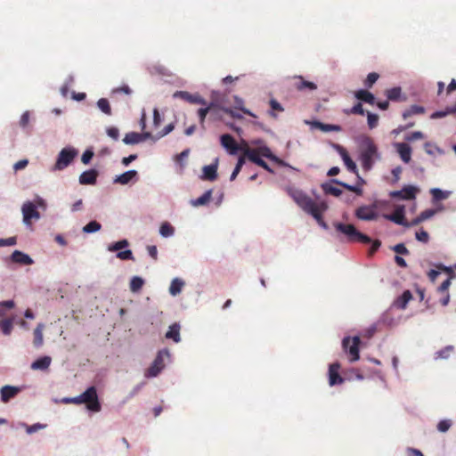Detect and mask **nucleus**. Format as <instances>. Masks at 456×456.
<instances>
[{"label":"nucleus","mask_w":456,"mask_h":456,"mask_svg":"<svg viewBox=\"0 0 456 456\" xmlns=\"http://www.w3.org/2000/svg\"><path fill=\"white\" fill-rule=\"evenodd\" d=\"M379 159L378 148L370 137H364L361 143L360 160L364 170H370Z\"/></svg>","instance_id":"f257e3e1"},{"label":"nucleus","mask_w":456,"mask_h":456,"mask_svg":"<svg viewBox=\"0 0 456 456\" xmlns=\"http://www.w3.org/2000/svg\"><path fill=\"white\" fill-rule=\"evenodd\" d=\"M334 226L336 230L344 234L350 242H362L363 244L371 242V239L369 236L360 232L353 224L335 223Z\"/></svg>","instance_id":"f03ea898"},{"label":"nucleus","mask_w":456,"mask_h":456,"mask_svg":"<svg viewBox=\"0 0 456 456\" xmlns=\"http://www.w3.org/2000/svg\"><path fill=\"white\" fill-rule=\"evenodd\" d=\"M288 194L293 200L300 207L305 213L309 214L314 208L318 206L312 198L305 194L303 191L297 188L289 187L287 189Z\"/></svg>","instance_id":"7ed1b4c3"},{"label":"nucleus","mask_w":456,"mask_h":456,"mask_svg":"<svg viewBox=\"0 0 456 456\" xmlns=\"http://www.w3.org/2000/svg\"><path fill=\"white\" fill-rule=\"evenodd\" d=\"M361 340L360 338L355 336L354 338L346 337L342 341V346L344 351L348 354L349 361L351 362L359 360V346Z\"/></svg>","instance_id":"20e7f679"},{"label":"nucleus","mask_w":456,"mask_h":456,"mask_svg":"<svg viewBox=\"0 0 456 456\" xmlns=\"http://www.w3.org/2000/svg\"><path fill=\"white\" fill-rule=\"evenodd\" d=\"M83 403L86 405V408L94 412H99L102 409L97 391L95 387L92 386L88 387L84 393H82Z\"/></svg>","instance_id":"39448f33"},{"label":"nucleus","mask_w":456,"mask_h":456,"mask_svg":"<svg viewBox=\"0 0 456 456\" xmlns=\"http://www.w3.org/2000/svg\"><path fill=\"white\" fill-rule=\"evenodd\" d=\"M168 356V350H160L154 359L152 364L145 370L144 376L146 378L157 377L165 367L164 358Z\"/></svg>","instance_id":"423d86ee"},{"label":"nucleus","mask_w":456,"mask_h":456,"mask_svg":"<svg viewBox=\"0 0 456 456\" xmlns=\"http://www.w3.org/2000/svg\"><path fill=\"white\" fill-rule=\"evenodd\" d=\"M77 151L72 148H64L61 151L58 155L56 163L54 165V170H62L66 168L77 156Z\"/></svg>","instance_id":"0eeeda50"},{"label":"nucleus","mask_w":456,"mask_h":456,"mask_svg":"<svg viewBox=\"0 0 456 456\" xmlns=\"http://www.w3.org/2000/svg\"><path fill=\"white\" fill-rule=\"evenodd\" d=\"M21 211L23 215V222L26 225H31V219L38 220L40 218V214L37 210V206L30 201H27L23 204Z\"/></svg>","instance_id":"6e6552de"},{"label":"nucleus","mask_w":456,"mask_h":456,"mask_svg":"<svg viewBox=\"0 0 456 456\" xmlns=\"http://www.w3.org/2000/svg\"><path fill=\"white\" fill-rule=\"evenodd\" d=\"M175 98H180L191 104L207 105V102L200 94H190L186 91H176L174 94Z\"/></svg>","instance_id":"1a4fd4ad"},{"label":"nucleus","mask_w":456,"mask_h":456,"mask_svg":"<svg viewBox=\"0 0 456 456\" xmlns=\"http://www.w3.org/2000/svg\"><path fill=\"white\" fill-rule=\"evenodd\" d=\"M340 364L338 362L331 363L329 367V384L333 387L344 382V379L339 374Z\"/></svg>","instance_id":"9d476101"},{"label":"nucleus","mask_w":456,"mask_h":456,"mask_svg":"<svg viewBox=\"0 0 456 456\" xmlns=\"http://www.w3.org/2000/svg\"><path fill=\"white\" fill-rule=\"evenodd\" d=\"M385 218L396 224L404 226L406 224L404 206L396 207L392 214L385 215Z\"/></svg>","instance_id":"9b49d317"},{"label":"nucleus","mask_w":456,"mask_h":456,"mask_svg":"<svg viewBox=\"0 0 456 456\" xmlns=\"http://www.w3.org/2000/svg\"><path fill=\"white\" fill-rule=\"evenodd\" d=\"M221 144L224 148L229 151L230 154L234 155L239 151H240L241 147L239 146L237 142L231 134H223L221 136Z\"/></svg>","instance_id":"f8f14e48"},{"label":"nucleus","mask_w":456,"mask_h":456,"mask_svg":"<svg viewBox=\"0 0 456 456\" xmlns=\"http://www.w3.org/2000/svg\"><path fill=\"white\" fill-rule=\"evenodd\" d=\"M328 208V206L325 202H320L316 208H314L309 215H311L318 223L320 226H322L324 229L328 228V225L326 222L323 220L322 213L326 211Z\"/></svg>","instance_id":"ddd939ff"},{"label":"nucleus","mask_w":456,"mask_h":456,"mask_svg":"<svg viewBox=\"0 0 456 456\" xmlns=\"http://www.w3.org/2000/svg\"><path fill=\"white\" fill-rule=\"evenodd\" d=\"M150 137H151V134L150 132H144L142 134L131 132L126 134L125 137L123 138V142L126 144H136Z\"/></svg>","instance_id":"4468645a"},{"label":"nucleus","mask_w":456,"mask_h":456,"mask_svg":"<svg viewBox=\"0 0 456 456\" xmlns=\"http://www.w3.org/2000/svg\"><path fill=\"white\" fill-rule=\"evenodd\" d=\"M355 216L361 220H375L378 217L377 212L370 206H362L355 211Z\"/></svg>","instance_id":"2eb2a0df"},{"label":"nucleus","mask_w":456,"mask_h":456,"mask_svg":"<svg viewBox=\"0 0 456 456\" xmlns=\"http://www.w3.org/2000/svg\"><path fill=\"white\" fill-rule=\"evenodd\" d=\"M293 86L298 91H314L317 89L316 84L305 80L302 76L293 77Z\"/></svg>","instance_id":"dca6fc26"},{"label":"nucleus","mask_w":456,"mask_h":456,"mask_svg":"<svg viewBox=\"0 0 456 456\" xmlns=\"http://www.w3.org/2000/svg\"><path fill=\"white\" fill-rule=\"evenodd\" d=\"M306 124L310 125L313 128H317L322 132H340L341 126L338 125L324 124L320 121H305Z\"/></svg>","instance_id":"f3484780"},{"label":"nucleus","mask_w":456,"mask_h":456,"mask_svg":"<svg viewBox=\"0 0 456 456\" xmlns=\"http://www.w3.org/2000/svg\"><path fill=\"white\" fill-rule=\"evenodd\" d=\"M11 260L13 263L24 265H30L34 263L33 259L28 255L20 250H14L12 252L11 255Z\"/></svg>","instance_id":"a211bd4d"},{"label":"nucleus","mask_w":456,"mask_h":456,"mask_svg":"<svg viewBox=\"0 0 456 456\" xmlns=\"http://www.w3.org/2000/svg\"><path fill=\"white\" fill-rule=\"evenodd\" d=\"M337 149H338L346 167H347V169L352 173H357L356 164L350 158L346 150L339 145L337 146Z\"/></svg>","instance_id":"6ab92c4d"},{"label":"nucleus","mask_w":456,"mask_h":456,"mask_svg":"<svg viewBox=\"0 0 456 456\" xmlns=\"http://www.w3.org/2000/svg\"><path fill=\"white\" fill-rule=\"evenodd\" d=\"M98 172L95 169H90L83 172L79 176L81 184H95L97 181Z\"/></svg>","instance_id":"aec40b11"},{"label":"nucleus","mask_w":456,"mask_h":456,"mask_svg":"<svg viewBox=\"0 0 456 456\" xmlns=\"http://www.w3.org/2000/svg\"><path fill=\"white\" fill-rule=\"evenodd\" d=\"M240 151H242V156L244 157V159L247 158L251 162L256 164V162L260 159L259 151L256 149H252L248 147V144H245L243 147H241Z\"/></svg>","instance_id":"412c9836"},{"label":"nucleus","mask_w":456,"mask_h":456,"mask_svg":"<svg viewBox=\"0 0 456 456\" xmlns=\"http://www.w3.org/2000/svg\"><path fill=\"white\" fill-rule=\"evenodd\" d=\"M396 149L401 159L404 163H409L411 159V148L407 143L400 142L396 144Z\"/></svg>","instance_id":"4be33fe9"},{"label":"nucleus","mask_w":456,"mask_h":456,"mask_svg":"<svg viewBox=\"0 0 456 456\" xmlns=\"http://www.w3.org/2000/svg\"><path fill=\"white\" fill-rule=\"evenodd\" d=\"M20 389L16 387L4 386L1 388V400L7 403L11 398L14 397Z\"/></svg>","instance_id":"5701e85b"},{"label":"nucleus","mask_w":456,"mask_h":456,"mask_svg":"<svg viewBox=\"0 0 456 456\" xmlns=\"http://www.w3.org/2000/svg\"><path fill=\"white\" fill-rule=\"evenodd\" d=\"M137 175H138L137 171L129 170V171H126V172L121 174L120 175H118L114 179V183L125 185V184H127L129 182H131L133 179L136 178Z\"/></svg>","instance_id":"b1692460"},{"label":"nucleus","mask_w":456,"mask_h":456,"mask_svg":"<svg viewBox=\"0 0 456 456\" xmlns=\"http://www.w3.org/2000/svg\"><path fill=\"white\" fill-rule=\"evenodd\" d=\"M217 178V164L205 166L203 167L202 179L215 181Z\"/></svg>","instance_id":"393cba45"},{"label":"nucleus","mask_w":456,"mask_h":456,"mask_svg":"<svg viewBox=\"0 0 456 456\" xmlns=\"http://www.w3.org/2000/svg\"><path fill=\"white\" fill-rule=\"evenodd\" d=\"M45 329V325L43 323H38L34 330L33 335V345L35 347L38 348L43 346L44 344V336H43V330Z\"/></svg>","instance_id":"a878e982"},{"label":"nucleus","mask_w":456,"mask_h":456,"mask_svg":"<svg viewBox=\"0 0 456 456\" xmlns=\"http://www.w3.org/2000/svg\"><path fill=\"white\" fill-rule=\"evenodd\" d=\"M354 96L360 100V101H362L364 102H367L370 105H374L375 104V97L374 95L367 91V90H364V89H361V90H358L355 92L354 94Z\"/></svg>","instance_id":"bb28decb"},{"label":"nucleus","mask_w":456,"mask_h":456,"mask_svg":"<svg viewBox=\"0 0 456 456\" xmlns=\"http://www.w3.org/2000/svg\"><path fill=\"white\" fill-rule=\"evenodd\" d=\"M52 359L49 356H43L36 360L31 364L32 370H47L51 364Z\"/></svg>","instance_id":"cd10ccee"},{"label":"nucleus","mask_w":456,"mask_h":456,"mask_svg":"<svg viewBox=\"0 0 456 456\" xmlns=\"http://www.w3.org/2000/svg\"><path fill=\"white\" fill-rule=\"evenodd\" d=\"M412 295L410 290H405L403 294L395 301V305L399 309H405L407 304L411 300Z\"/></svg>","instance_id":"c85d7f7f"},{"label":"nucleus","mask_w":456,"mask_h":456,"mask_svg":"<svg viewBox=\"0 0 456 456\" xmlns=\"http://www.w3.org/2000/svg\"><path fill=\"white\" fill-rule=\"evenodd\" d=\"M450 191H443L439 188H433L430 190V194L432 196V200L434 202L444 200L448 199L451 195Z\"/></svg>","instance_id":"c756f323"},{"label":"nucleus","mask_w":456,"mask_h":456,"mask_svg":"<svg viewBox=\"0 0 456 456\" xmlns=\"http://www.w3.org/2000/svg\"><path fill=\"white\" fill-rule=\"evenodd\" d=\"M166 338L174 340L175 343L180 342V325L178 323L172 324L166 333Z\"/></svg>","instance_id":"7c9ffc66"},{"label":"nucleus","mask_w":456,"mask_h":456,"mask_svg":"<svg viewBox=\"0 0 456 456\" xmlns=\"http://www.w3.org/2000/svg\"><path fill=\"white\" fill-rule=\"evenodd\" d=\"M386 95L389 101H404L405 97L402 99V89L395 86L386 91Z\"/></svg>","instance_id":"2f4dec72"},{"label":"nucleus","mask_w":456,"mask_h":456,"mask_svg":"<svg viewBox=\"0 0 456 456\" xmlns=\"http://www.w3.org/2000/svg\"><path fill=\"white\" fill-rule=\"evenodd\" d=\"M425 113V109L419 105H411L409 109L405 110L403 113V119H407L408 118L413 115H420Z\"/></svg>","instance_id":"473e14b6"},{"label":"nucleus","mask_w":456,"mask_h":456,"mask_svg":"<svg viewBox=\"0 0 456 456\" xmlns=\"http://www.w3.org/2000/svg\"><path fill=\"white\" fill-rule=\"evenodd\" d=\"M184 286L183 281L175 278L171 281L170 287H169V293L172 296H176L181 293L183 287Z\"/></svg>","instance_id":"72a5a7b5"},{"label":"nucleus","mask_w":456,"mask_h":456,"mask_svg":"<svg viewBox=\"0 0 456 456\" xmlns=\"http://www.w3.org/2000/svg\"><path fill=\"white\" fill-rule=\"evenodd\" d=\"M418 189L412 185H406L402 189L403 200H411L416 198Z\"/></svg>","instance_id":"f704fd0d"},{"label":"nucleus","mask_w":456,"mask_h":456,"mask_svg":"<svg viewBox=\"0 0 456 456\" xmlns=\"http://www.w3.org/2000/svg\"><path fill=\"white\" fill-rule=\"evenodd\" d=\"M144 284V281L142 278L139 276H134L130 281V290L132 292H138L142 289Z\"/></svg>","instance_id":"c9c22d12"},{"label":"nucleus","mask_w":456,"mask_h":456,"mask_svg":"<svg viewBox=\"0 0 456 456\" xmlns=\"http://www.w3.org/2000/svg\"><path fill=\"white\" fill-rule=\"evenodd\" d=\"M454 347L447 346L435 354V359H448L452 354Z\"/></svg>","instance_id":"e433bc0d"},{"label":"nucleus","mask_w":456,"mask_h":456,"mask_svg":"<svg viewBox=\"0 0 456 456\" xmlns=\"http://www.w3.org/2000/svg\"><path fill=\"white\" fill-rule=\"evenodd\" d=\"M13 327V321L11 318L0 321V328L4 335H10Z\"/></svg>","instance_id":"4c0bfd02"},{"label":"nucleus","mask_w":456,"mask_h":456,"mask_svg":"<svg viewBox=\"0 0 456 456\" xmlns=\"http://www.w3.org/2000/svg\"><path fill=\"white\" fill-rule=\"evenodd\" d=\"M260 157H265L272 160H277L278 158L273 154L271 149L266 145H260L257 148Z\"/></svg>","instance_id":"58836bf2"},{"label":"nucleus","mask_w":456,"mask_h":456,"mask_svg":"<svg viewBox=\"0 0 456 456\" xmlns=\"http://www.w3.org/2000/svg\"><path fill=\"white\" fill-rule=\"evenodd\" d=\"M212 195V191L208 190L206 192L203 193L200 197L196 199L192 204L193 206H203L206 205L208 202H209Z\"/></svg>","instance_id":"ea45409f"},{"label":"nucleus","mask_w":456,"mask_h":456,"mask_svg":"<svg viewBox=\"0 0 456 456\" xmlns=\"http://www.w3.org/2000/svg\"><path fill=\"white\" fill-rule=\"evenodd\" d=\"M97 107L106 115H111V108L106 98H101L97 102Z\"/></svg>","instance_id":"a19ab883"},{"label":"nucleus","mask_w":456,"mask_h":456,"mask_svg":"<svg viewBox=\"0 0 456 456\" xmlns=\"http://www.w3.org/2000/svg\"><path fill=\"white\" fill-rule=\"evenodd\" d=\"M175 232L174 227L167 222H164L159 228V233L163 237L172 236Z\"/></svg>","instance_id":"79ce46f5"},{"label":"nucleus","mask_w":456,"mask_h":456,"mask_svg":"<svg viewBox=\"0 0 456 456\" xmlns=\"http://www.w3.org/2000/svg\"><path fill=\"white\" fill-rule=\"evenodd\" d=\"M269 104L271 107L269 115L273 118H276V114L273 111L282 112L284 110V108L281 106V104L275 99H271Z\"/></svg>","instance_id":"37998d69"},{"label":"nucleus","mask_w":456,"mask_h":456,"mask_svg":"<svg viewBox=\"0 0 456 456\" xmlns=\"http://www.w3.org/2000/svg\"><path fill=\"white\" fill-rule=\"evenodd\" d=\"M322 189L325 193L330 194V195H333L336 197H338L342 193V191L339 188L333 186L332 184H329V183L322 184Z\"/></svg>","instance_id":"c03bdc74"},{"label":"nucleus","mask_w":456,"mask_h":456,"mask_svg":"<svg viewBox=\"0 0 456 456\" xmlns=\"http://www.w3.org/2000/svg\"><path fill=\"white\" fill-rule=\"evenodd\" d=\"M213 106H214V103H210L208 106H207L205 108H200L198 110V116L200 118V123L202 127H204L206 116L208 115L209 110L213 108Z\"/></svg>","instance_id":"a18cd8bd"},{"label":"nucleus","mask_w":456,"mask_h":456,"mask_svg":"<svg viewBox=\"0 0 456 456\" xmlns=\"http://www.w3.org/2000/svg\"><path fill=\"white\" fill-rule=\"evenodd\" d=\"M102 225L96 221H91L83 227V232L86 233L95 232L101 230Z\"/></svg>","instance_id":"49530a36"},{"label":"nucleus","mask_w":456,"mask_h":456,"mask_svg":"<svg viewBox=\"0 0 456 456\" xmlns=\"http://www.w3.org/2000/svg\"><path fill=\"white\" fill-rule=\"evenodd\" d=\"M128 246V241L126 240H121L113 244L109 245L108 250L110 252L119 251L122 248H125Z\"/></svg>","instance_id":"de8ad7c7"},{"label":"nucleus","mask_w":456,"mask_h":456,"mask_svg":"<svg viewBox=\"0 0 456 456\" xmlns=\"http://www.w3.org/2000/svg\"><path fill=\"white\" fill-rule=\"evenodd\" d=\"M453 113H456V106L455 107H447L444 111H436L431 115L430 118L433 119H436V118H444L448 114H453Z\"/></svg>","instance_id":"09e8293b"},{"label":"nucleus","mask_w":456,"mask_h":456,"mask_svg":"<svg viewBox=\"0 0 456 456\" xmlns=\"http://www.w3.org/2000/svg\"><path fill=\"white\" fill-rule=\"evenodd\" d=\"M245 164V160H244V157H240L238 159V161H237V164L230 176V180L231 181H233L236 179L237 175H239V173L240 172L243 165Z\"/></svg>","instance_id":"8fccbe9b"},{"label":"nucleus","mask_w":456,"mask_h":456,"mask_svg":"<svg viewBox=\"0 0 456 456\" xmlns=\"http://www.w3.org/2000/svg\"><path fill=\"white\" fill-rule=\"evenodd\" d=\"M345 113L349 114H357V115H364L365 111L361 102L356 103L350 110H345Z\"/></svg>","instance_id":"3c124183"},{"label":"nucleus","mask_w":456,"mask_h":456,"mask_svg":"<svg viewBox=\"0 0 456 456\" xmlns=\"http://www.w3.org/2000/svg\"><path fill=\"white\" fill-rule=\"evenodd\" d=\"M379 75L378 73H376V72L370 73L364 81V86L368 88L372 87V86L376 83V81L379 79Z\"/></svg>","instance_id":"603ef678"},{"label":"nucleus","mask_w":456,"mask_h":456,"mask_svg":"<svg viewBox=\"0 0 456 456\" xmlns=\"http://www.w3.org/2000/svg\"><path fill=\"white\" fill-rule=\"evenodd\" d=\"M368 126L370 129L375 128L379 124V116L370 112H367Z\"/></svg>","instance_id":"864d4df0"},{"label":"nucleus","mask_w":456,"mask_h":456,"mask_svg":"<svg viewBox=\"0 0 456 456\" xmlns=\"http://www.w3.org/2000/svg\"><path fill=\"white\" fill-rule=\"evenodd\" d=\"M332 183L339 184V185L343 186L344 188L347 189L348 191H354V192H355V193H357L359 195L362 194V189H360V188H358L356 186L349 185V184H347L346 183L339 182L337 179H333Z\"/></svg>","instance_id":"5fc2aeb1"},{"label":"nucleus","mask_w":456,"mask_h":456,"mask_svg":"<svg viewBox=\"0 0 456 456\" xmlns=\"http://www.w3.org/2000/svg\"><path fill=\"white\" fill-rule=\"evenodd\" d=\"M235 102L237 103V109L241 110L244 114L248 115V116L253 117V118L256 117L249 110H248V109H246V108H244L242 106L243 105V101L240 98L235 97Z\"/></svg>","instance_id":"6e6d98bb"},{"label":"nucleus","mask_w":456,"mask_h":456,"mask_svg":"<svg viewBox=\"0 0 456 456\" xmlns=\"http://www.w3.org/2000/svg\"><path fill=\"white\" fill-rule=\"evenodd\" d=\"M117 257L121 260H134L133 252L130 249H126L124 251H118L117 253Z\"/></svg>","instance_id":"4d7b16f0"},{"label":"nucleus","mask_w":456,"mask_h":456,"mask_svg":"<svg viewBox=\"0 0 456 456\" xmlns=\"http://www.w3.org/2000/svg\"><path fill=\"white\" fill-rule=\"evenodd\" d=\"M452 426V421L450 419H443L438 422L437 424V429L440 432H446L449 430V428Z\"/></svg>","instance_id":"13d9d810"},{"label":"nucleus","mask_w":456,"mask_h":456,"mask_svg":"<svg viewBox=\"0 0 456 456\" xmlns=\"http://www.w3.org/2000/svg\"><path fill=\"white\" fill-rule=\"evenodd\" d=\"M436 212V211L435 209H431V208L426 209V210L422 211L419 215V216L420 220L422 222H424L425 220H428V219L431 218L433 216H435Z\"/></svg>","instance_id":"bf43d9fd"},{"label":"nucleus","mask_w":456,"mask_h":456,"mask_svg":"<svg viewBox=\"0 0 456 456\" xmlns=\"http://www.w3.org/2000/svg\"><path fill=\"white\" fill-rule=\"evenodd\" d=\"M416 239L419 241H421L423 243H427L428 241V240H429V235H428V233L426 231L420 230L419 232H416Z\"/></svg>","instance_id":"052dcab7"},{"label":"nucleus","mask_w":456,"mask_h":456,"mask_svg":"<svg viewBox=\"0 0 456 456\" xmlns=\"http://www.w3.org/2000/svg\"><path fill=\"white\" fill-rule=\"evenodd\" d=\"M393 249L395 253L400 254V255H408L409 254V250L407 249V248L405 247V245L403 243L396 244L393 248Z\"/></svg>","instance_id":"680f3d73"},{"label":"nucleus","mask_w":456,"mask_h":456,"mask_svg":"<svg viewBox=\"0 0 456 456\" xmlns=\"http://www.w3.org/2000/svg\"><path fill=\"white\" fill-rule=\"evenodd\" d=\"M107 134L116 141L119 138V131L114 126L107 128Z\"/></svg>","instance_id":"e2e57ef3"},{"label":"nucleus","mask_w":456,"mask_h":456,"mask_svg":"<svg viewBox=\"0 0 456 456\" xmlns=\"http://www.w3.org/2000/svg\"><path fill=\"white\" fill-rule=\"evenodd\" d=\"M93 156H94V152L90 150H86L81 157V161L84 164H88L90 162V160L92 159Z\"/></svg>","instance_id":"0e129e2a"},{"label":"nucleus","mask_w":456,"mask_h":456,"mask_svg":"<svg viewBox=\"0 0 456 456\" xmlns=\"http://www.w3.org/2000/svg\"><path fill=\"white\" fill-rule=\"evenodd\" d=\"M28 122H29V112L25 111L20 117V126L24 128L28 125Z\"/></svg>","instance_id":"69168bd1"},{"label":"nucleus","mask_w":456,"mask_h":456,"mask_svg":"<svg viewBox=\"0 0 456 456\" xmlns=\"http://www.w3.org/2000/svg\"><path fill=\"white\" fill-rule=\"evenodd\" d=\"M147 250H148V253L149 255L154 259V260H157L158 259V249H157V247L154 246V245H151V246H148L147 247Z\"/></svg>","instance_id":"338daca9"},{"label":"nucleus","mask_w":456,"mask_h":456,"mask_svg":"<svg viewBox=\"0 0 456 456\" xmlns=\"http://www.w3.org/2000/svg\"><path fill=\"white\" fill-rule=\"evenodd\" d=\"M407 452L408 456H424L419 450L414 448H408Z\"/></svg>","instance_id":"774afa93"}]
</instances>
